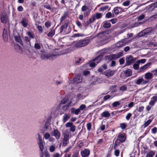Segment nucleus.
I'll use <instances>...</instances> for the list:
<instances>
[{"label": "nucleus", "mask_w": 157, "mask_h": 157, "mask_svg": "<svg viewBox=\"0 0 157 157\" xmlns=\"http://www.w3.org/2000/svg\"><path fill=\"white\" fill-rule=\"evenodd\" d=\"M157 132V128L156 127H154V128L151 129V132L152 133L155 134Z\"/></svg>", "instance_id": "obj_59"}, {"label": "nucleus", "mask_w": 157, "mask_h": 157, "mask_svg": "<svg viewBox=\"0 0 157 157\" xmlns=\"http://www.w3.org/2000/svg\"><path fill=\"white\" fill-rule=\"evenodd\" d=\"M111 26V24L109 22L106 21L104 22L103 24V27L105 28H109Z\"/></svg>", "instance_id": "obj_37"}, {"label": "nucleus", "mask_w": 157, "mask_h": 157, "mask_svg": "<svg viewBox=\"0 0 157 157\" xmlns=\"http://www.w3.org/2000/svg\"><path fill=\"white\" fill-rule=\"evenodd\" d=\"M71 113L72 114H75L77 115H78L79 112L80 111L79 108L75 109L74 108H72L71 109Z\"/></svg>", "instance_id": "obj_21"}, {"label": "nucleus", "mask_w": 157, "mask_h": 157, "mask_svg": "<svg viewBox=\"0 0 157 157\" xmlns=\"http://www.w3.org/2000/svg\"><path fill=\"white\" fill-rule=\"evenodd\" d=\"M67 25L68 23L67 22L65 23L64 25H62L59 29L60 32H62L64 29H66L67 28Z\"/></svg>", "instance_id": "obj_32"}, {"label": "nucleus", "mask_w": 157, "mask_h": 157, "mask_svg": "<svg viewBox=\"0 0 157 157\" xmlns=\"http://www.w3.org/2000/svg\"><path fill=\"white\" fill-rule=\"evenodd\" d=\"M25 40L28 43H27V44H28V46H29V48L31 47V45L30 44V40L28 37L27 36H25Z\"/></svg>", "instance_id": "obj_48"}, {"label": "nucleus", "mask_w": 157, "mask_h": 157, "mask_svg": "<svg viewBox=\"0 0 157 157\" xmlns=\"http://www.w3.org/2000/svg\"><path fill=\"white\" fill-rule=\"evenodd\" d=\"M69 143V138H63V145L66 147Z\"/></svg>", "instance_id": "obj_31"}, {"label": "nucleus", "mask_w": 157, "mask_h": 157, "mask_svg": "<svg viewBox=\"0 0 157 157\" xmlns=\"http://www.w3.org/2000/svg\"><path fill=\"white\" fill-rule=\"evenodd\" d=\"M68 84L66 86V88L67 89L71 90L73 88L75 85L72 82V80L69 81Z\"/></svg>", "instance_id": "obj_18"}, {"label": "nucleus", "mask_w": 157, "mask_h": 157, "mask_svg": "<svg viewBox=\"0 0 157 157\" xmlns=\"http://www.w3.org/2000/svg\"><path fill=\"white\" fill-rule=\"evenodd\" d=\"M123 56V53L122 52H120L116 54H113V56L114 59H115L117 58H119Z\"/></svg>", "instance_id": "obj_34"}, {"label": "nucleus", "mask_w": 157, "mask_h": 157, "mask_svg": "<svg viewBox=\"0 0 157 157\" xmlns=\"http://www.w3.org/2000/svg\"><path fill=\"white\" fill-rule=\"evenodd\" d=\"M20 22L24 27L26 28L28 25V20L27 18H23L22 19Z\"/></svg>", "instance_id": "obj_13"}, {"label": "nucleus", "mask_w": 157, "mask_h": 157, "mask_svg": "<svg viewBox=\"0 0 157 157\" xmlns=\"http://www.w3.org/2000/svg\"><path fill=\"white\" fill-rule=\"evenodd\" d=\"M98 63H97L96 62L94 61V59L91 61L89 64V65L90 67H95Z\"/></svg>", "instance_id": "obj_45"}, {"label": "nucleus", "mask_w": 157, "mask_h": 157, "mask_svg": "<svg viewBox=\"0 0 157 157\" xmlns=\"http://www.w3.org/2000/svg\"><path fill=\"white\" fill-rule=\"evenodd\" d=\"M85 36L86 35L83 33H75L73 35L72 37L73 38H75L78 37H83Z\"/></svg>", "instance_id": "obj_30"}, {"label": "nucleus", "mask_w": 157, "mask_h": 157, "mask_svg": "<svg viewBox=\"0 0 157 157\" xmlns=\"http://www.w3.org/2000/svg\"><path fill=\"white\" fill-rule=\"evenodd\" d=\"M143 80L144 79L143 78H139L137 81L136 83L137 85H140Z\"/></svg>", "instance_id": "obj_57"}, {"label": "nucleus", "mask_w": 157, "mask_h": 157, "mask_svg": "<svg viewBox=\"0 0 157 157\" xmlns=\"http://www.w3.org/2000/svg\"><path fill=\"white\" fill-rule=\"evenodd\" d=\"M132 115V114L131 113H128L126 115V119L127 120H129L130 118V117H131Z\"/></svg>", "instance_id": "obj_63"}, {"label": "nucleus", "mask_w": 157, "mask_h": 157, "mask_svg": "<svg viewBox=\"0 0 157 157\" xmlns=\"http://www.w3.org/2000/svg\"><path fill=\"white\" fill-rule=\"evenodd\" d=\"M120 104V101H116L112 103V105L113 107H117L118 105H119Z\"/></svg>", "instance_id": "obj_47"}, {"label": "nucleus", "mask_w": 157, "mask_h": 157, "mask_svg": "<svg viewBox=\"0 0 157 157\" xmlns=\"http://www.w3.org/2000/svg\"><path fill=\"white\" fill-rule=\"evenodd\" d=\"M72 102L71 101H70L66 105H64L63 107V111H65L68 109L70 106Z\"/></svg>", "instance_id": "obj_33"}, {"label": "nucleus", "mask_w": 157, "mask_h": 157, "mask_svg": "<svg viewBox=\"0 0 157 157\" xmlns=\"http://www.w3.org/2000/svg\"><path fill=\"white\" fill-rule=\"evenodd\" d=\"M90 41V40L89 39L85 38L74 41L73 44L75 48H79L87 45L89 43Z\"/></svg>", "instance_id": "obj_1"}, {"label": "nucleus", "mask_w": 157, "mask_h": 157, "mask_svg": "<svg viewBox=\"0 0 157 157\" xmlns=\"http://www.w3.org/2000/svg\"><path fill=\"white\" fill-rule=\"evenodd\" d=\"M15 48L17 51L20 53H22L23 50L22 48L19 45H16Z\"/></svg>", "instance_id": "obj_36"}, {"label": "nucleus", "mask_w": 157, "mask_h": 157, "mask_svg": "<svg viewBox=\"0 0 157 157\" xmlns=\"http://www.w3.org/2000/svg\"><path fill=\"white\" fill-rule=\"evenodd\" d=\"M130 4V1L128 0L126 1L123 3V5L124 6H128Z\"/></svg>", "instance_id": "obj_55"}, {"label": "nucleus", "mask_w": 157, "mask_h": 157, "mask_svg": "<svg viewBox=\"0 0 157 157\" xmlns=\"http://www.w3.org/2000/svg\"><path fill=\"white\" fill-rule=\"evenodd\" d=\"M113 10L114 13L117 15L118 14L120 13H121L124 11V10L123 9L119 7H115L113 9Z\"/></svg>", "instance_id": "obj_15"}, {"label": "nucleus", "mask_w": 157, "mask_h": 157, "mask_svg": "<svg viewBox=\"0 0 157 157\" xmlns=\"http://www.w3.org/2000/svg\"><path fill=\"white\" fill-rule=\"evenodd\" d=\"M127 90V87L126 85H122L119 88V93L121 95L124 92L126 91Z\"/></svg>", "instance_id": "obj_14"}, {"label": "nucleus", "mask_w": 157, "mask_h": 157, "mask_svg": "<svg viewBox=\"0 0 157 157\" xmlns=\"http://www.w3.org/2000/svg\"><path fill=\"white\" fill-rule=\"evenodd\" d=\"M102 57L103 56L101 55L98 56L94 59V61L96 62L97 63H98L101 60Z\"/></svg>", "instance_id": "obj_26"}, {"label": "nucleus", "mask_w": 157, "mask_h": 157, "mask_svg": "<svg viewBox=\"0 0 157 157\" xmlns=\"http://www.w3.org/2000/svg\"><path fill=\"white\" fill-rule=\"evenodd\" d=\"M68 13L67 12H65L63 15L60 18V24L62 23L63 20L65 19L67 16Z\"/></svg>", "instance_id": "obj_29"}, {"label": "nucleus", "mask_w": 157, "mask_h": 157, "mask_svg": "<svg viewBox=\"0 0 157 157\" xmlns=\"http://www.w3.org/2000/svg\"><path fill=\"white\" fill-rule=\"evenodd\" d=\"M151 120H148L147 121L145 122L143 124V126L144 128H145L147 127L151 122Z\"/></svg>", "instance_id": "obj_46"}, {"label": "nucleus", "mask_w": 157, "mask_h": 157, "mask_svg": "<svg viewBox=\"0 0 157 157\" xmlns=\"http://www.w3.org/2000/svg\"><path fill=\"white\" fill-rule=\"evenodd\" d=\"M153 78V75L150 72L147 73L145 74L144 78L147 79H150Z\"/></svg>", "instance_id": "obj_23"}, {"label": "nucleus", "mask_w": 157, "mask_h": 157, "mask_svg": "<svg viewBox=\"0 0 157 157\" xmlns=\"http://www.w3.org/2000/svg\"><path fill=\"white\" fill-rule=\"evenodd\" d=\"M101 116L102 117L107 118L109 117L110 114L109 111H106L102 112L101 114Z\"/></svg>", "instance_id": "obj_17"}, {"label": "nucleus", "mask_w": 157, "mask_h": 157, "mask_svg": "<svg viewBox=\"0 0 157 157\" xmlns=\"http://www.w3.org/2000/svg\"><path fill=\"white\" fill-rule=\"evenodd\" d=\"M133 68L136 70H138L139 67V64L136 62L133 65Z\"/></svg>", "instance_id": "obj_44"}, {"label": "nucleus", "mask_w": 157, "mask_h": 157, "mask_svg": "<svg viewBox=\"0 0 157 157\" xmlns=\"http://www.w3.org/2000/svg\"><path fill=\"white\" fill-rule=\"evenodd\" d=\"M115 72L113 70L109 71L105 74V75L108 77L112 76L114 74Z\"/></svg>", "instance_id": "obj_27"}, {"label": "nucleus", "mask_w": 157, "mask_h": 157, "mask_svg": "<svg viewBox=\"0 0 157 157\" xmlns=\"http://www.w3.org/2000/svg\"><path fill=\"white\" fill-rule=\"evenodd\" d=\"M37 139L38 140V144L40 150L42 151H43L44 147V143L42 140V139L40 134H38L37 135Z\"/></svg>", "instance_id": "obj_3"}, {"label": "nucleus", "mask_w": 157, "mask_h": 157, "mask_svg": "<svg viewBox=\"0 0 157 157\" xmlns=\"http://www.w3.org/2000/svg\"><path fill=\"white\" fill-rule=\"evenodd\" d=\"M98 36L101 38V41L105 40L108 38L107 37L104 35L103 33H99Z\"/></svg>", "instance_id": "obj_24"}, {"label": "nucleus", "mask_w": 157, "mask_h": 157, "mask_svg": "<svg viewBox=\"0 0 157 157\" xmlns=\"http://www.w3.org/2000/svg\"><path fill=\"white\" fill-rule=\"evenodd\" d=\"M68 98H65L63 99L61 101V104H64L66 103L68 101Z\"/></svg>", "instance_id": "obj_50"}, {"label": "nucleus", "mask_w": 157, "mask_h": 157, "mask_svg": "<svg viewBox=\"0 0 157 157\" xmlns=\"http://www.w3.org/2000/svg\"><path fill=\"white\" fill-rule=\"evenodd\" d=\"M14 39L18 43H19L21 44L22 45L23 44L22 41L21 37L20 36H14Z\"/></svg>", "instance_id": "obj_28"}, {"label": "nucleus", "mask_w": 157, "mask_h": 157, "mask_svg": "<svg viewBox=\"0 0 157 157\" xmlns=\"http://www.w3.org/2000/svg\"><path fill=\"white\" fill-rule=\"evenodd\" d=\"M124 73L126 76L129 77L132 75V71L130 69H127L124 71Z\"/></svg>", "instance_id": "obj_20"}, {"label": "nucleus", "mask_w": 157, "mask_h": 157, "mask_svg": "<svg viewBox=\"0 0 157 157\" xmlns=\"http://www.w3.org/2000/svg\"><path fill=\"white\" fill-rule=\"evenodd\" d=\"M45 129L46 130L50 131L51 130V128L50 127V124L49 122H46L45 126Z\"/></svg>", "instance_id": "obj_38"}, {"label": "nucleus", "mask_w": 157, "mask_h": 157, "mask_svg": "<svg viewBox=\"0 0 157 157\" xmlns=\"http://www.w3.org/2000/svg\"><path fill=\"white\" fill-rule=\"evenodd\" d=\"M1 20L2 23H6L8 21V19L6 14H2L1 15Z\"/></svg>", "instance_id": "obj_12"}, {"label": "nucleus", "mask_w": 157, "mask_h": 157, "mask_svg": "<svg viewBox=\"0 0 157 157\" xmlns=\"http://www.w3.org/2000/svg\"><path fill=\"white\" fill-rule=\"evenodd\" d=\"M51 134L52 136L55 137L56 140H59L60 138L61 134L57 129H54L53 131L52 132Z\"/></svg>", "instance_id": "obj_6"}, {"label": "nucleus", "mask_w": 157, "mask_h": 157, "mask_svg": "<svg viewBox=\"0 0 157 157\" xmlns=\"http://www.w3.org/2000/svg\"><path fill=\"white\" fill-rule=\"evenodd\" d=\"M136 60V58H133L131 56L129 55L127 56L126 59V66H128L134 62Z\"/></svg>", "instance_id": "obj_4"}, {"label": "nucleus", "mask_w": 157, "mask_h": 157, "mask_svg": "<svg viewBox=\"0 0 157 157\" xmlns=\"http://www.w3.org/2000/svg\"><path fill=\"white\" fill-rule=\"evenodd\" d=\"M50 134L48 133H45L44 135V138L45 140H48L50 137Z\"/></svg>", "instance_id": "obj_51"}, {"label": "nucleus", "mask_w": 157, "mask_h": 157, "mask_svg": "<svg viewBox=\"0 0 157 157\" xmlns=\"http://www.w3.org/2000/svg\"><path fill=\"white\" fill-rule=\"evenodd\" d=\"M71 117V114L70 113H67L65 114L63 116L62 120L63 122L65 123Z\"/></svg>", "instance_id": "obj_16"}, {"label": "nucleus", "mask_w": 157, "mask_h": 157, "mask_svg": "<svg viewBox=\"0 0 157 157\" xmlns=\"http://www.w3.org/2000/svg\"><path fill=\"white\" fill-rule=\"evenodd\" d=\"M144 107L143 106H141L137 108L136 110H135L133 112V114L136 115V113L137 112V111L140 112H142L143 111Z\"/></svg>", "instance_id": "obj_22"}, {"label": "nucleus", "mask_w": 157, "mask_h": 157, "mask_svg": "<svg viewBox=\"0 0 157 157\" xmlns=\"http://www.w3.org/2000/svg\"><path fill=\"white\" fill-rule=\"evenodd\" d=\"M79 152L78 151H75L72 156V157H78Z\"/></svg>", "instance_id": "obj_64"}, {"label": "nucleus", "mask_w": 157, "mask_h": 157, "mask_svg": "<svg viewBox=\"0 0 157 157\" xmlns=\"http://www.w3.org/2000/svg\"><path fill=\"white\" fill-rule=\"evenodd\" d=\"M146 61V59H141L140 60H139L136 62L140 65V63L144 64L145 63Z\"/></svg>", "instance_id": "obj_43"}, {"label": "nucleus", "mask_w": 157, "mask_h": 157, "mask_svg": "<svg viewBox=\"0 0 157 157\" xmlns=\"http://www.w3.org/2000/svg\"><path fill=\"white\" fill-rule=\"evenodd\" d=\"M65 126L67 128H70V131L74 132L75 131L76 126L71 122H68L66 123Z\"/></svg>", "instance_id": "obj_7"}, {"label": "nucleus", "mask_w": 157, "mask_h": 157, "mask_svg": "<svg viewBox=\"0 0 157 157\" xmlns=\"http://www.w3.org/2000/svg\"><path fill=\"white\" fill-rule=\"evenodd\" d=\"M55 147L54 146L52 145L49 148L50 151L52 152H54L55 150Z\"/></svg>", "instance_id": "obj_61"}, {"label": "nucleus", "mask_w": 157, "mask_h": 157, "mask_svg": "<svg viewBox=\"0 0 157 157\" xmlns=\"http://www.w3.org/2000/svg\"><path fill=\"white\" fill-rule=\"evenodd\" d=\"M87 128L88 131H89L91 129L92 127V124L91 123L89 122L87 124Z\"/></svg>", "instance_id": "obj_49"}, {"label": "nucleus", "mask_w": 157, "mask_h": 157, "mask_svg": "<svg viewBox=\"0 0 157 157\" xmlns=\"http://www.w3.org/2000/svg\"><path fill=\"white\" fill-rule=\"evenodd\" d=\"M82 78L81 75H78L76 77L74 78L73 80L72 81V82L74 85L80 83L82 81Z\"/></svg>", "instance_id": "obj_10"}, {"label": "nucleus", "mask_w": 157, "mask_h": 157, "mask_svg": "<svg viewBox=\"0 0 157 157\" xmlns=\"http://www.w3.org/2000/svg\"><path fill=\"white\" fill-rule=\"evenodd\" d=\"M102 14L99 13H96L95 15H93L94 16L95 19H99L102 17Z\"/></svg>", "instance_id": "obj_42"}, {"label": "nucleus", "mask_w": 157, "mask_h": 157, "mask_svg": "<svg viewBox=\"0 0 157 157\" xmlns=\"http://www.w3.org/2000/svg\"><path fill=\"white\" fill-rule=\"evenodd\" d=\"M2 36L4 40L5 41H7L8 38L7 36V31L6 30L4 29L3 30Z\"/></svg>", "instance_id": "obj_25"}, {"label": "nucleus", "mask_w": 157, "mask_h": 157, "mask_svg": "<svg viewBox=\"0 0 157 157\" xmlns=\"http://www.w3.org/2000/svg\"><path fill=\"white\" fill-rule=\"evenodd\" d=\"M34 48L38 50L40 49V46L38 43H36L34 45Z\"/></svg>", "instance_id": "obj_54"}, {"label": "nucleus", "mask_w": 157, "mask_h": 157, "mask_svg": "<svg viewBox=\"0 0 157 157\" xmlns=\"http://www.w3.org/2000/svg\"><path fill=\"white\" fill-rule=\"evenodd\" d=\"M63 138H69V133L68 132H66L64 133L63 134Z\"/></svg>", "instance_id": "obj_62"}, {"label": "nucleus", "mask_w": 157, "mask_h": 157, "mask_svg": "<svg viewBox=\"0 0 157 157\" xmlns=\"http://www.w3.org/2000/svg\"><path fill=\"white\" fill-rule=\"evenodd\" d=\"M126 139V135L124 133H119L115 141L114 148L115 149L116 147L119 146L121 143L124 142Z\"/></svg>", "instance_id": "obj_2"}, {"label": "nucleus", "mask_w": 157, "mask_h": 157, "mask_svg": "<svg viewBox=\"0 0 157 157\" xmlns=\"http://www.w3.org/2000/svg\"><path fill=\"white\" fill-rule=\"evenodd\" d=\"M151 63H149L144 65L143 66L141 67L140 69V72H141L145 70L146 69H147L148 67H149L151 65Z\"/></svg>", "instance_id": "obj_19"}, {"label": "nucleus", "mask_w": 157, "mask_h": 157, "mask_svg": "<svg viewBox=\"0 0 157 157\" xmlns=\"http://www.w3.org/2000/svg\"><path fill=\"white\" fill-rule=\"evenodd\" d=\"M45 25L46 27L49 28L51 26V23L49 21H47L45 22Z\"/></svg>", "instance_id": "obj_60"}, {"label": "nucleus", "mask_w": 157, "mask_h": 157, "mask_svg": "<svg viewBox=\"0 0 157 157\" xmlns=\"http://www.w3.org/2000/svg\"><path fill=\"white\" fill-rule=\"evenodd\" d=\"M107 18H111L113 17L112 14L111 12H108L107 13L105 16Z\"/></svg>", "instance_id": "obj_52"}, {"label": "nucleus", "mask_w": 157, "mask_h": 157, "mask_svg": "<svg viewBox=\"0 0 157 157\" xmlns=\"http://www.w3.org/2000/svg\"><path fill=\"white\" fill-rule=\"evenodd\" d=\"M151 28H148L143 30V33H145V35H147L151 33Z\"/></svg>", "instance_id": "obj_40"}, {"label": "nucleus", "mask_w": 157, "mask_h": 157, "mask_svg": "<svg viewBox=\"0 0 157 157\" xmlns=\"http://www.w3.org/2000/svg\"><path fill=\"white\" fill-rule=\"evenodd\" d=\"M55 33V31L54 30H51L49 33H48L47 35L49 37H52L54 35Z\"/></svg>", "instance_id": "obj_41"}, {"label": "nucleus", "mask_w": 157, "mask_h": 157, "mask_svg": "<svg viewBox=\"0 0 157 157\" xmlns=\"http://www.w3.org/2000/svg\"><path fill=\"white\" fill-rule=\"evenodd\" d=\"M56 55H53L49 53L48 54H43L41 56V58L42 59H48L53 57L56 56Z\"/></svg>", "instance_id": "obj_9"}, {"label": "nucleus", "mask_w": 157, "mask_h": 157, "mask_svg": "<svg viewBox=\"0 0 157 157\" xmlns=\"http://www.w3.org/2000/svg\"><path fill=\"white\" fill-rule=\"evenodd\" d=\"M127 124L124 123H122L120 124V127L123 129H125L126 127Z\"/></svg>", "instance_id": "obj_53"}, {"label": "nucleus", "mask_w": 157, "mask_h": 157, "mask_svg": "<svg viewBox=\"0 0 157 157\" xmlns=\"http://www.w3.org/2000/svg\"><path fill=\"white\" fill-rule=\"evenodd\" d=\"M86 108V106L84 105V104H82L79 107V109H80V110H83L84 109H85Z\"/></svg>", "instance_id": "obj_58"}, {"label": "nucleus", "mask_w": 157, "mask_h": 157, "mask_svg": "<svg viewBox=\"0 0 157 157\" xmlns=\"http://www.w3.org/2000/svg\"><path fill=\"white\" fill-rule=\"evenodd\" d=\"M113 57V55H110L106 56L105 57V59L106 60L110 61L114 59Z\"/></svg>", "instance_id": "obj_35"}, {"label": "nucleus", "mask_w": 157, "mask_h": 157, "mask_svg": "<svg viewBox=\"0 0 157 157\" xmlns=\"http://www.w3.org/2000/svg\"><path fill=\"white\" fill-rule=\"evenodd\" d=\"M157 8V2L153 3L149 5L147 9L149 11L151 12L155 8Z\"/></svg>", "instance_id": "obj_11"}, {"label": "nucleus", "mask_w": 157, "mask_h": 157, "mask_svg": "<svg viewBox=\"0 0 157 157\" xmlns=\"http://www.w3.org/2000/svg\"><path fill=\"white\" fill-rule=\"evenodd\" d=\"M151 100L155 103L157 101V96H153L151 98Z\"/></svg>", "instance_id": "obj_56"}, {"label": "nucleus", "mask_w": 157, "mask_h": 157, "mask_svg": "<svg viewBox=\"0 0 157 157\" xmlns=\"http://www.w3.org/2000/svg\"><path fill=\"white\" fill-rule=\"evenodd\" d=\"M90 154L89 149L84 148L81 151V155L82 157H88Z\"/></svg>", "instance_id": "obj_8"}, {"label": "nucleus", "mask_w": 157, "mask_h": 157, "mask_svg": "<svg viewBox=\"0 0 157 157\" xmlns=\"http://www.w3.org/2000/svg\"><path fill=\"white\" fill-rule=\"evenodd\" d=\"M82 89L84 91L81 92V93L78 94L77 95V98L78 100H80L84 99L87 95L86 93V89L85 88H81L80 90Z\"/></svg>", "instance_id": "obj_5"}, {"label": "nucleus", "mask_w": 157, "mask_h": 157, "mask_svg": "<svg viewBox=\"0 0 157 157\" xmlns=\"http://www.w3.org/2000/svg\"><path fill=\"white\" fill-rule=\"evenodd\" d=\"M155 153L153 151H151L146 154V157H153Z\"/></svg>", "instance_id": "obj_39"}]
</instances>
